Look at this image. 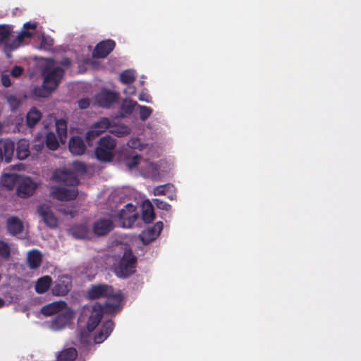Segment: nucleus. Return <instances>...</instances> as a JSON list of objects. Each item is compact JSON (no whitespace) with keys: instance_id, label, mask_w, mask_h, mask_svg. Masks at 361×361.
Here are the masks:
<instances>
[{"instance_id":"1","label":"nucleus","mask_w":361,"mask_h":361,"mask_svg":"<svg viewBox=\"0 0 361 361\" xmlns=\"http://www.w3.org/2000/svg\"><path fill=\"white\" fill-rule=\"evenodd\" d=\"M51 179L59 183L51 186L50 194L54 199L60 201H71L76 199L78 195L76 186L80 181L74 173L66 170H56L53 173Z\"/></svg>"},{"instance_id":"2","label":"nucleus","mask_w":361,"mask_h":361,"mask_svg":"<svg viewBox=\"0 0 361 361\" xmlns=\"http://www.w3.org/2000/svg\"><path fill=\"white\" fill-rule=\"evenodd\" d=\"M87 296L91 300L106 298L105 303L102 305L106 314H117L123 308V295L122 293L121 290L116 292L114 288L108 284L92 286L87 290Z\"/></svg>"},{"instance_id":"3","label":"nucleus","mask_w":361,"mask_h":361,"mask_svg":"<svg viewBox=\"0 0 361 361\" xmlns=\"http://www.w3.org/2000/svg\"><path fill=\"white\" fill-rule=\"evenodd\" d=\"M37 27V23L27 22L24 23L23 30L17 35L16 42L9 44L8 40L11 32V27L6 25H0V46L4 44V51L6 53L16 49L23 42L24 39L33 37Z\"/></svg>"},{"instance_id":"4","label":"nucleus","mask_w":361,"mask_h":361,"mask_svg":"<svg viewBox=\"0 0 361 361\" xmlns=\"http://www.w3.org/2000/svg\"><path fill=\"white\" fill-rule=\"evenodd\" d=\"M105 313L103 306L96 302L90 308L83 310L81 317L87 315L86 329H80L78 335L82 342L87 343L92 333L100 323L103 314Z\"/></svg>"},{"instance_id":"5","label":"nucleus","mask_w":361,"mask_h":361,"mask_svg":"<svg viewBox=\"0 0 361 361\" xmlns=\"http://www.w3.org/2000/svg\"><path fill=\"white\" fill-rule=\"evenodd\" d=\"M136 264L137 257L131 249H126L122 257L114 266V273L119 278H127L135 273Z\"/></svg>"},{"instance_id":"6","label":"nucleus","mask_w":361,"mask_h":361,"mask_svg":"<svg viewBox=\"0 0 361 361\" xmlns=\"http://www.w3.org/2000/svg\"><path fill=\"white\" fill-rule=\"evenodd\" d=\"M116 140L109 135L100 138L95 148V157L103 163L111 162L114 157Z\"/></svg>"},{"instance_id":"7","label":"nucleus","mask_w":361,"mask_h":361,"mask_svg":"<svg viewBox=\"0 0 361 361\" xmlns=\"http://www.w3.org/2000/svg\"><path fill=\"white\" fill-rule=\"evenodd\" d=\"M56 130L57 137L54 133L49 131L46 135L45 143L50 150H56L59 147V142L64 143L67 138V122L64 119L56 120Z\"/></svg>"},{"instance_id":"8","label":"nucleus","mask_w":361,"mask_h":361,"mask_svg":"<svg viewBox=\"0 0 361 361\" xmlns=\"http://www.w3.org/2000/svg\"><path fill=\"white\" fill-rule=\"evenodd\" d=\"M63 75L64 71L60 67H46L42 71L43 82L52 90L57 88Z\"/></svg>"},{"instance_id":"9","label":"nucleus","mask_w":361,"mask_h":361,"mask_svg":"<svg viewBox=\"0 0 361 361\" xmlns=\"http://www.w3.org/2000/svg\"><path fill=\"white\" fill-rule=\"evenodd\" d=\"M138 216L136 207L130 203L126 204L118 213V220L123 228H131Z\"/></svg>"},{"instance_id":"10","label":"nucleus","mask_w":361,"mask_h":361,"mask_svg":"<svg viewBox=\"0 0 361 361\" xmlns=\"http://www.w3.org/2000/svg\"><path fill=\"white\" fill-rule=\"evenodd\" d=\"M111 127V122L108 118L103 117L92 125L90 130L86 133L85 138L90 142L95 137L99 136Z\"/></svg>"},{"instance_id":"11","label":"nucleus","mask_w":361,"mask_h":361,"mask_svg":"<svg viewBox=\"0 0 361 361\" xmlns=\"http://www.w3.org/2000/svg\"><path fill=\"white\" fill-rule=\"evenodd\" d=\"M72 288V280L68 276H61L55 282L51 289L54 295L64 296L68 293Z\"/></svg>"},{"instance_id":"12","label":"nucleus","mask_w":361,"mask_h":361,"mask_svg":"<svg viewBox=\"0 0 361 361\" xmlns=\"http://www.w3.org/2000/svg\"><path fill=\"white\" fill-rule=\"evenodd\" d=\"M116 43L112 39H106L99 42L92 51V56L97 59L106 58L115 48Z\"/></svg>"},{"instance_id":"13","label":"nucleus","mask_w":361,"mask_h":361,"mask_svg":"<svg viewBox=\"0 0 361 361\" xmlns=\"http://www.w3.org/2000/svg\"><path fill=\"white\" fill-rule=\"evenodd\" d=\"M36 188L37 184L30 178L20 177L17 188V193L20 197H27L34 193Z\"/></svg>"},{"instance_id":"14","label":"nucleus","mask_w":361,"mask_h":361,"mask_svg":"<svg viewBox=\"0 0 361 361\" xmlns=\"http://www.w3.org/2000/svg\"><path fill=\"white\" fill-rule=\"evenodd\" d=\"M37 213L44 223L50 228H56L58 226V219L46 204H42L37 207Z\"/></svg>"},{"instance_id":"15","label":"nucleus","mask_w":361,"mask_h":361,"mask_svg":"<svg viewBox=\"0 0 361 361\" xmlns=\"http://www.w3.org/2000/svg\"><path fill=\"white\" fill-rule=\"evenodd\" d=\"M117 94L107 90H102L95 97V100L98 105L104 108L110 107L112 104L117 101Z\"/></svg>"},{"instance_id":"16","label":"nucleus","mask_w":361,"mask_h":361,"mask_svg":"<svg viewBox=\"0 0 361 361\" xmlns=\"http://www.w3.org/2000/svg\"><path fill=\"white\" fill-rule=\"evenodd\" d=\"M15 149V142L11 140H0V159L9 163L12 160Z\"/></svg>"},{"instance_id":"17","label":"nucleus","mask_w":361,"mask_h":361,"mask_svg":"<svg viewBox=\"0 0 361 361\" xmlns=\"http://www.w3.org/2000/svg\"><path fill=\"white\" fill-rule=\"evenodd\" d=\"M114 228V223L109 218H101L94 223L93 231L97 235H104Z\"/></svg>"},{"instance_id":"18","label":"nucleus","mask_w":361,"mask_h":361,"mask_svg":"<svg viewBox=\"0 0 361 361\" xmlns=\"http://www.w3.org/2000/svg\"><path fill=\"white\" fill-rule=\"evenodd\" d=\"M114 328V322L111 319L104 322L100 331L94 336V341L96 343H101L106 340L111 334Z\"/></svg>"},{"instance_id":"19","label":"nucleus","mask_w":361,"mask_h":361,"mask_svg":"<svg viewBox=\"0 0 361 361\" xmlns=\"http://www.w3.org/2000/svg\"><path fill=\"white\" fill-rule=\"evenodd\" d=\"M68 148L73 154L82 155L86 149V146L82 137L73 136L69 140Z\"/></svg>"},{"instance_id":"20","label":"nucleus","mask_w":361,"mask_h":361,"mask_svg":"<svg viewBox=\"0 0 361 361\" xmlns=\"http://www.w3.org/2000/svg\"><path fill=\"white\" fill-rule=\"evenodd\" d=\"M6 228L11 235H16L23 231V224L18 217L12 216L6 220Z\"/></svg>"},{"instance_id":"21","label":"nucleus","mask_w":361,"mask_h":361,"mask_svg":"<svg viewBox=\"0 0 361 361\" xmlns=\"http://www.w3.org/2000/svg\"><path fill=\"white\" fill-rule=\"evenodd\" d=\"M66 306V302L62 300L53 302L44 305L42 310V313L45 316H51L63 310Z\"/></svg>"},{"instance_id":"22","label":"nucleus","mask_w":361,"mask_h":361,"mask_svg":"<svg viewBox=\"0 0 361 361\" xmlns=\"http://www.w3.org/2000/svg\"><path fill=\"white\" fill-rule=\"evenodd\" d=\"M42 255L40 251L36 249L30 250L27 254V263L32 269L39 268L42 264Z\"/></svg>"},{"instance_id":"23","label":"nucleus","mask_w":361,"mask_h":361,"mask_svg":"<svg viewBox=\"0 0 361 361\" xmlns=\"http://www.w3.org/2000/svg\"><path fill=\"white\" fill-rule=\"evenodd\" d=\"M142 218L145 223L149 224L154 221L155 214L154 207L149 200H145L142 204Z\"/></svg>"},{"instance_id":"24","label":"nucleus","mask_w":361,"mask_h":361,"mask_svg":"<svg viewBox=\"0 0 361 361\" xmlns=\"http://www.w3.org/2000/svg\"><path fill=\"white\" fill-rule=\"evenodd\" d=\"M52 283V279L49 276H44L38 279L35 283V289L38 294L46 293Z\"/></svg>"},{"instance_id":"25","label":"nucleus","mask_w":361,"mask_h":361,"mask_svg":"<svg viewBox=\"0 0 361 361\" xmlns=\"http://www.w3.org/2000/svg\"><path fill=\"white\" fill-rule=\"evenodd\" d=\"M30 153L28 141L25 139L20 140L17 143L16 147V156L18 159L24 160L29 157Z\"/></svg>"},{"instance_id":"26","label":"nucleus","mask_w":361,"mask_h":361,"mask_svg":"<svg viewBox=\"0 0 361 361\" xmlns=\"http://www.w3.org/2000/svg\"><path fill=\"white\" fill-rule=\"evenodd\" d=\"M20 177L17 174H6L1 178V184L3 187L11 190L16 184H18Z\"/></svg>"},{"instance_id":"27","label":"nucleus","mask_w":361,"mask_h":361,"mask_svg":"<svg viewBox=\"0 0 361 361\" xmlns=\"http://www.w3.org/2000/svg\"><path fill=\"white\" fill-rule=\"evenodd\" d=\"M42 118L41 112L35 107H32L27 114L26 123L30 128L34 127Z\"/></svg>"},{"instance_id":"28","label":"nucleus","mask_w":361,"mask_h":361,"mask_svg":"<svg viewBox=\"0 0 361 361\" xmlns=\"http://www.w3.org/2000/svg\"><path fill=\"white\" fill-rule=\"evenodd\" d=\"M141 158L140 155L132 152L124 155L123 163L128 169H133L139 164Z\"/></svg>"},{"instance_id":"29","label":"nucleus","mask_w":361,"mask_h":361,"mask_svg":"<svg viewBox=\"0 0 361 361\" xmlns=\"http://www.w3.org/2000/svg\"><path fill=\"white\" fill-rule=\"evenodd\" d=\"M78 352L74 348H68L59 353L56 361H74L77 357Z\"/></svg>"},{"instance_id":"30","label":"nucleus","mask_w":361,"mask_h":361,"mask_svg":"<svg viewBox=\"0 0 361 361\" xmlns=\"http://www.w3.org/2000/svg\"><path fill=\"white\" fill-rule=\"evenodd\" d=\"M52 91V90H49V87L43 82L42 85L35 87L32 89L30 97L34 99L38 97L45 98L47 97Z\"/></svg>"},{"instance_id":"31","label":"nucleus","mask_w":361,"mask_h":361,"mask_svg":"<svg viewBox=\"0 0 361 361\" xmlns=\"http://www.w3.org/2000/svg\"><path fill=\"white\" fill-rule=\"evenodd\" d=\"M88 231V228L85 224L75 225L71 228L72 235L78 239L87 238Z\"/></svg>"},{"instance_id":"32","label":"nucleus","mask_w":361,"mask_h":361,"mask_svg":"<svg viewBox=\"0 0 361 361\" xmlns=\"http://www.w3.org/2000/svg\"><path fill=\"white\" fill-rule=\"evenodd\" d=\"M120 80L125 85L132 84L136 79V75L134 71L126 70L120 74Z\"/></svg>"},{"instance_id":"33","label":"nucleus","mask_w":361,"mask_h":361,"mask_svg":"<svg viewBox=\"0 0 361 361\" xmlns=\"http://www.w3.org/2000/svg\"><path fill=\"white\" fill-rule=\"evenodd\" d=\"M157 237V233L150 227L143 231L140 234V239L145 245L152 242Z\"/></svg>"},{"instance_id":"34","label":"nucleus","mask_w":361,"mask_h":361,"mask_svg":"<svg viewBox=\"0 0 361 361\" xmlns=\"http://www.w3.org/2000/svg\"><path fill=\"white\" fill-rule=\"evenodd\" d=\"M137 103L135 101H133L132 99H123L121 110V111L127 115H130L133 113V110L135 109V107H137Z\"/></svg>"},{"instance_id":"35","label":"nucleus","mask_w":361,"mask_h":361,"mask_svg":"<svg viewBox=\"0 0 361 361\" xmlns=\"http://www.w3.org/2000/svg\"><path fill=\"white\" fill-rule=\"evenodd\" d=\"M6 101L9 104L11 109L14 111L17 110L21 105L20 98L17 97L16 95L10 94L6 97Z\"/></svg>"},{"instance_id":"36","label":"nucleus","mask_w":361,"mask_h":361,"mask_svg":"<svg viewBox=\"0 0 361 361\" xmlns=\"http://www.w3.org/2000/svg\"><path fill=\"white\" fill-rule=\"evenodd\" d=\"M109 132L114 134L117 137H122L129 133V129L126 126H115L110 127Z\"/></svg>"},{"instance_id":"37","label":"nucleus","mask_w":361,"mask_h":361,"mask_svg":"<svg viewBox=\"0 0 361 361\" xmlns=\"http://www.w3.org/2000/svg\"><path fill=\"white\" fill-rule=\"evenodd\" d=\"M70 317L68 314H59L54 319V324L58 328L64 327L69 322Z\"/></svg>"},{"instance_id":"38","label":"nucleus","mask_w":361,"mask_h":361,"mask_svg":"<svg viewBox=\"0 0 361 361\" xmlns=\"http://www.w3.org/2000/svg\"><path fill=\"white\" fill-rule=\"evenodd\" d=\"M137 108L140 110V118L143 121H146L152 113L151 107L138 104Z\"/></svg>"},{"instance_id":"39","label":"nucleus","mask_w":361,"mask_h":361,"mask_svg":"<svg viewBox=\"0 0 361 361\" xmlns=\"http://www.w3.org/2000/svg\"><path fill=\"white\" fill-rule=\"evenodd\" d=\"M11 255V249L8 245L3 241L0 240V257L3 259H8Z\"/></svg>"},{"instance_id":"40","label":"nucleus","mask_w":361,"mask_h":361,"mask_svg":"<svg viewBox=\"0 0 361 361\" xmlns=\"http://www.w3.org/2000/svg\"><path fill=\"white\" fill-rule=\"evenodd\" d=\"M153 202H154V204L156 205V207L159 209L169 211L171 208V206L169 204H168L167 202H164V200H162L161 199H159V198L154 199Z\"/></svg>"},{"instance_id":"41","label":"nucleus","mask_w":361,"mask_h":361,"mask_svg":"<svg viewBox=\"0 0 361 361\" xmlns=\"http://www.w3.org/2000/svg\"><path fill=\"white\" fill-rule=\"evenodd\" d=\"M53 44H54V41L51 38L47 37L45 36L42 37V38L41 39V42H40L41 48H43L45 49H49L53 46Z\"/></svg>"},{"instance_id":"42","label":"nucleus","mask_w":361,"mask_h":361,"mask_svg":"<svg viewBox=\"0 0 361 361\" xmlns=\"http://www.w3.org/2000/svg\"><path fill=\"white\" fill-rule=\"evenodd\" d=\"M169 188V184L161 185L157 186L154 189V195H165V193L167 191Z\"/></svg>"},{"instance_id":"43","label":"nucleus","mask_w":361,"mask_h":361,"mask_svg":"<svg viewBox=\"0 0 361 361\" xmlns=\"http://www.w3.org/2000/svg\"><path fill=\"white\" fill-rule=\"evenodd\" d=\"M23 68L19 66H14L11 71V75L13 78H18L23 73Z\"/></svg>"},{"instance_id":"44","label":"nucleus","mask_w":361,"mask_h":361,"mask_svg":"<svg viewBox=\"0 0 361 361\" xmlns=\"http://www.w3.org/2000/svg\"><path fill=\"white\" fill-rule=\"evenodd\" d=\"M1 81L2 85L5 87H8L11 85V78H10L9 75L7 74H4V73L1 74Z\"/></svg>"},{"instance_id":"45","label":"nucleus","mask_w":361,"mask_h":361,"mask_svg":"<svg viewBox=\"0 0 361 361\" xmlns=\"http://www.w3.org/2000/svg\"><path fill=\"white\" fill-rule=\"evenodd\" d=\"M90 102L89 99L82 98L78 101V106L80 109H86L90 106Z\"/></svg>"},{"instance_id":"46","label":"nucleus","mask_w":361,"mask_h":361,"mask_svg":"<svg viewBox=\"0 0 361 361\" xmlns=\"http://www.w3.org/2000/svg\"><path fill=\"white\" fill-rule=\"evenodd\" d=\"M159 236L161 230L163 229V223L161 221L157 222L153 226L150 227Z\"/></svg>"},{"instance_id":"47","label":"nucleus","mask_w":361,"mask_h":361,"mask_svg":"<svg viewBox=\"0 0 361 361\" xmlns=\"http://www.w3.org/2000/svg\"><path fill=\"white\" fill-rule=\"evenodd\" d=\"M149 96L148 94L145 92H141L139 95V100L142 102H146L147 103L151 102V101L149 99Z\"/></svg>"},{"instance_id":"48","label":"nucleus","mask_w":361,"mask_h":361,"mask_svg":"<svg viewBox=\"0 0 361 361\" xmlns=\"http://www.w3.org/2000/svg\"><path fill=\"white\" fill-rule=\"evenodd\" d=\"M136 89L134 86L129 85L127 88L125 90V93L128 94H134L135 93Z\"/></svg>"},{"instance_id":"49","label":"nucleus","mask_w":361,"mask_h":361,"mask_svg":"<svg viewBox=\"0 0 361 361\" xmlns=\"http://www.w3.org/2000/svg\"><path fill=\"white\" fill-rule=\"evenodd\" d=\"M71 64V59H69L68 58H64L61 61V65H62L64 67H68L70 66Z\"/></svg>"},{"instance_id":"50","label":"nucleus","mask_w":361,"mask_h":361,"mask_svg":"<svg viewBox=\"0 0 361 361\" xmlns=\"http://www.w3.org/2000/svg\"><path fill=\"white\" fill-rule=\"evenodd\" d=\"M43 144L35 145L34 147L37 151H39L43 148Z\"/></svg>"},{"instance_id":"51","label":"nucleus","mask_w":361,"mask_h":361,"mask_svg":"<svg viewBox=\"0 0 361 361\" xmlns=\"http://www.w3.org/2000/svg\"><path fill=\"white\" fill-rule=\"evenodd\" d=\"M5 300L0 298V308L5 305Z\"/></svg>"},{"instance_id":"52","label":"nucleus","mask_w":361,"mask_h":361,"mask_svg":"<svg viewBox=\"0 0 361 361\" xmlns=\"http://www.w3.org/2000/svg\"><path fill=\"white\" fill-rule=\"evenodd\" d=\"M2 130H3V126H2L1 123L0 122V134L2 133Z\"/></svg>"}]
</instances>
